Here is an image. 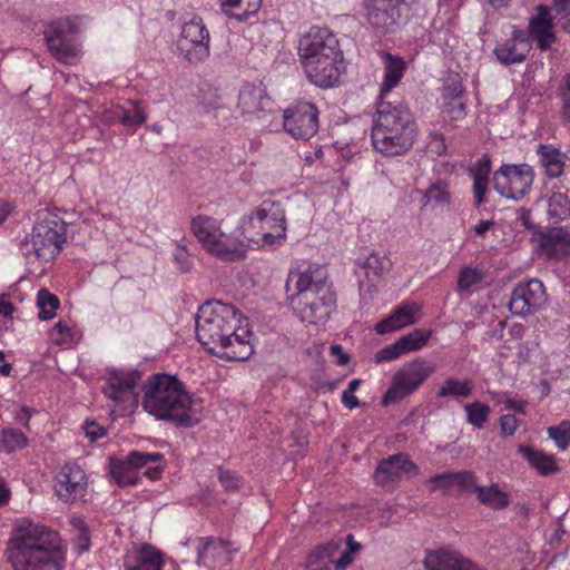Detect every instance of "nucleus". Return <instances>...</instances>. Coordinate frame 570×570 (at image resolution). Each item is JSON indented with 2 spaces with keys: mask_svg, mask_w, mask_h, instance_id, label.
Instances as JSON below:
<instances>
[{
  "mask_svg": "<svg viewBox=\"0 0 570 570\" xmlns=\"http://www.w3.org/2000/svg\"><path fill=\"white\" fill-rule=\"evenodd\" d=\"M538 155L540 163L546 168V173L549 177H559L563 171L564 166V154L560 149L550 145H539Z\"/></svg>",
  "mask_w": 570,
  "mask_h": 570,
  "instance_id": "29",
  "label": "nucleus"
},
{
  "mask_svg": "<svg viewBox=\"0 0 570 570\" xmlns=\"http://www.w3.org/2000/svg\"><path fill=\"white\" fill-rule=\"evenodd\" d=\"M351 563L352 556H350V552H343L335 562L332 561V570H344Z\"/></svg>",
  "mask_w": 570,
  "mask_h": 570,
  "instance_id": "62",
  "label": "nucleus"
},
{
  "mask_svg": "<svg viewBox=\"0 0 570 570\" xmlns=\"http://www.w3.org/2000/svg\"><path fill=\"white\" fill-rule=\"evenodd\" d=\"M87 491L85 471L78 465H63L55 476V492L65 503H73Z\"/></svg>",
  "mask_w": 570,
  "mask_h": 570,
  "instance_id": "19",
  "label": "nucleus"
},
{
  "mask_svg": "<svg viewBox=\"0 0 570 570\" xmlns=\"http://www.w3.org/2000/svg\"><path fill=\"white\" fill-rule=\"evenodd\" d=\"M539 244L548 257L564 259L570 257V230L552 227L539 234Z\"/></svg>",
  "mask_w": 570,
  "mask_h": 570,
  "instance_id": "23",
  "label": "nucleus"
},
{
  "mask_svg": "<svg viewBox=\"0 0 570 570\" xmlns=\"http://www.w3.org/2000/svg\"><path fill=\"white\" fill-rule=\"evenodd\" d=\"M530 50L531 41L528 31L513 26L511 37L498 45L493 55L502 66L509 67L524 62Z\"/></svg>",
  "mask_w": 570,
  "mask_h": 570,
  "instance_id": "20",
  "label": "nucleus"
},
{
  "mask_svg": "<svg viewBox=\"0 0 570 570\" xmlns=\"http://www.w3.org/2000/svg\"><path fill=\"white\" fill-rule=\"evenodd\" d=\"M174 262L180 273H188L191 269L193 263L190 255L187 252L186 246L181 243L177 245V248L174 253Z\"/></svg>",
  "mask_w": 570,
  "mask_h": 570,
  "instance_id": "50",
  "label": "nucleus"
},
{
  "mask_svg": "<svg viewBox=\"0 0 570 570\" xmlns=\"http://www.w3.org/2000/svg\"><path fill=\"white\" fill-rule=\"evenodd\" d=\"M519 425L518 419L513 414L502 415L500 419V428L503 435H513Z\"/></svg>",
  "mask_w": 570,
  "mask_h": 570,
  "instance_id": "55",
  "label": "nucleus"
},
{
  "mask_svg": "<svg viewBox=\"0 0 570 570\" xmlns=\"http://www.w3.org/2000/svg\"><path fill=\"white\" fill-rule=\"evenodd\" d=\"M466 421L476 429L484 428L489 420L490 406L488 404L475 401L464 405Z\"/></svg>",
  "mask_w": 570,
  "mask_h": 570,
  "instance_id": "41",
  "label": "nucleus"
},
{
  "mask_svg": "<svg viewBox=\"0 0 570 570\" xmlns=\"http://www.w3.org/2000/svg\"><path fill=\"white\" fill-rule=\"evenodd\" d=\"M417 126L407 106L380 100L373 118L371 138L376 151L386 157L401 156L414 144Z\"/></svg>",
  "mask_w": 570,
  "mask_h": 570,
  "instance_id": "4",
  "label": "nucleus"
},
{
  "mask_svg": "<svg viewBox=\"0 0 570 570\" xmlns=\"http://www.w3.org/2000/svg\"><path fill=\"white\" fill-rule=\"evenodd\" d=\"M423 206L429 203H434L435 205H446L450 203V194L446 190V184L438 180L435 184H432L425 191L422 193Z\"/></svg>",
  "mask_w": 570,
  "mask_h": 570,
  "instance_id": "43",
  "label": "nucleus"
},
{
  "mask_svg": "<svg viewBox=\"0 0 570 570\" xmlns=\"http://www.w3.org/2000/svg\"><path fill=\"white\" fill-rule=\"evenodd\" d=\"M142 390L141 406L156 419L179 428H191L198 423L193 409L194 401L175 376L154 374L148 377Z\"/></svg>",
  "mask_w": 570,
  "mask_h": 570,
  "instance_id": "3",
  "label": "nucleus"
},
{
  "mask_svg": "<svg viewBox=\"0 0 570 570\" xmlns=\"http://www.w3.org/2000/svg\"><path fill=\"white\" fill-rule=\"evenodd\" d=\"M67 224L49 209H40L30 239L21 244L26 256L33 254L38 259L50 261L62 249L67 240Z\"/></svg>",
  "mask_w": 570,
  "mask_h": 570,
  "instance_id": "7",
  "label": "nucleus"
},
{
  "mask_svg": "<svg viewBox=\"0 0 570 570\" xmlns=\"http://www.w3.org/2000/svg\"><path fill=\"white\" fill-rule=\"evenodd\" d=\"M404 61L400 57L385 53L384 56V79L381 86L380 100L399 85L404 72Z\"/></svg>",
  "mask_w": 570,
  "mask_h": 570,
  "instance_id": "26",
  "label": "nucleus"
},
{
  "mask_svg": "<svg viewBox=\"0 0 570 570\" xmlns=\"http://www.w3.org/2000/svg\"><path fill=\"white\" fill-rule=\"evenodd\" d=\"M564 86L561 88V97L563 102V117L570 121V73L564 76Z\"/></svg>",
  "mask_w": 570,
  "mask_h": 570,
  "instance_id": "58",
  "label": "nucleus"
},
{
  "mask_svg": "<svg viewBox=\"0 0 570 570\" xmlns=\"http://www.w3.org/2000/svg\"><path fill=\"white\" fill-rule=\"evenodd\" d=\"M473 391V382L471 380L460 381L455 377H448L443 385L439 389L436 396H452L456 400L466 399Z\"/></svg>",
  "mask_w": 570,
  "mask_h": 570,
  "instance_id": "32",
  "label": "nucleus"
},
{
  "mask_svg": "<svg viewBox=\"0 0 570 570\" xmlns=\"http://www.w3.org/2000/svg\"><path fill=\"white\" fill-rule=\"evenodd\" d=\"M490 171L491 160L488 156H483L470 168V176L472 178L481 177L483 179H489Z\"/></svg>",
  "mask_w": 570,
  "mask_h": 570,
  "instance_id": "51",
  "label": "nucleus"
},
{
  "mask_svg": "<svg viewBox=\"0 0 570 570\" xmlns=\"http://www.w3.org/2000/svg\"><path fill=\"white\" fill-rule=\"evenodd\" d=\"M117 119L126 127H138L145 122L147 116L138 101H129L128 107H119L115 111Z\"/></svg>",
  "mask_w": 570,
  "mask_h": 570,
  "instance_id": "36",
  "label": "nucleus"
},
{
  "mask_svg": "<svg viewBox=\"0 0 570 570\" xmlns=\"http://www.w3.org/2000/svg\"><path fill=\"white\" fill-rule=\"evenodd\" d=\"M416 304H402L386 318L379 322L375 330L379 334H386L406 325L415 323L414 314L419 312Z\"/></svg>",
  "mask_w": 570,
  "mask_h": 570,
  "instance_id": "24",
  "label": "nucleus"
},
{
  "mask_svg": "<svg viewBox=\"0 0 570 570\" xmlns=\"http://www.w3.org/2000/svg\"><path fill=\"white\" fill-rule=\"evenodd\" d=\"M552 3L558 16L570 14V0H552Z\"/></svg>",
  "mask_w": 570,
  "mask_h": 570,
  "instance_id": "63",
  "label": "nucleus"
},
{
  "mask_svg": "<svg viewBox=\"0 0 570 570\" xmlns=\"http://www.w3.org/2000/svg\"><path fill=\"white\" fill-rule=\"evenodd\" d=\"M161 554L148 546L140 550L134 564H126V570H161Z\"/></svg>",
  "mask_w": 570,
  "mask_h": 570,
  "instance_id": "34",
  "label": "nucleus"
},
{
  "mask_svg": "<svg viewBox=\"0 0 570 570\" xmlns=\"http://www.w3.org/2000/svg\"><path fill=\"white\" fill-rule=\"evenodd\" d=\"M285 219L273 227V230L263 232L259 236L258 247H271L274 248L279 246L286 237Z\"/></svg>",
  "mask_w": 570,
  "mask_h": 570,
  "instance_id": "45",
  "label": "nucleus"
},
{
  "mask_svg": "<svg viewBox=\"0 0 570 570\" xmlns=\"http://www.w3.org/2000/svg\"><path fill=\"white\" fill-rule=\"evenodd\" d=\"M454 570H481L474 562L470 559L465 558L463 554L461 556L459 563L455 566Z\"/></svg>",
  "mask_w": 570,
  "mask_h": 570,
  "instance_id": "64",
  "label": "nucleus"
},
{
  "mask_svg": "<svg viewBox=\"0 0 570 570\" xmlns=\"http://www.w3.org/2000/svg\"><path fill=\"white\" fill-rule=\"evenodd\" d=\"M547 295L543 283L537 278L519 283L509 302V309L519 316H525L539 311L546 303Z\"/></svg>",
  "mask_w": 570,
  "mask_h": 570,
  "instance_id": "15",
  "label": "nucleus"
},
{
  "mask_svg": "<svg viewBox=\"0 0 570 570\" xmlns=\"http://www.w3.org/2000/svg\"><path fill=\"white\" fill-rule=\"evenodd\" d=\"M474 492L478 500L494 510L503 509L509 505L508 494L499 489L497 484L490 487H475Z\"/></svg>",
  "mask_w": 570,
  "mask_h": 570,
  "instance_id": "31",
  "label": "nucleus"
},
{
  "mask_svg": "<svg viewBox=\"0 0 570 570\" xmlns=\"http://www.w3.org/2000/svg\"><path fill=\"white\" fill-rule=\"evenodd\" d=\"M397 0H363L367 22L381 33L393 32L401 24V6Z\"/></svg>",
  "mask_w": 570,
  "mask_h": 570,
  "instance_id": "14",
  "label": "nucleus"
},
{
  "mask_svg": "<svg viewBox=\"0 0 570 570\" xmlns=\"http://www.w3.org/2000/svg\"><path fill=\"white\" fill-rule=\"evenodd\" d=\"M199 108V112L203 114L213 111L214 118L216 119L218 126L227 127L232 125L234 118L233 111L229 107L220 104L218 97H215L209 102H202Z\"/></svg>",
  "mask_w": 570,
  "mask_h": 570,
  "instance_id": "38",
  "label": "nucleus"
},
{
  "mask_svg": "<svg viewBox=\"0 0 570 570\" xmlns=\"http://www.w3.org/2000/svg\"><path fill=\"white\" fill-rule=\"evenodd\" d=\"M209 32L200 18H193L181 28L179 48L190 61H200L208 57Z\"/></svg>",
  "mask_w": 570,
  "mask_h": 570,
  "instance_id": "18",
  "label": "nucleus"
},
{
  "mask_svg": "<svg viewBox=\"0 0 570 570\" xmlns=\"http://www.w3.org/2000/svg\"><path fill=\"white\" fill-rule=\"evenodd\" d=\"M362 267L365 269L366 277L372 281L371 276L379 278L385 272H387L390 268V263L385 258L380 257L377 254L372 253L363 262Z\"/></svg>",
  "mask_w": 570,
  "mask_h": 570,
  "instance_id": "46",
  "label": "nucleus"
},
{
  "mask_svg": "<svg viewBox=\"0 0 570 570\" xmlns=\"http://www.w3.org/2000/svg\"><path fill=\"white\" fill-rule=\"evenodd\" d=\"M240 313L219 301H208L195 315L196 337L213 355L227 361H245L254 353V333L240 326Z\"/></svg>",
  "mask_w": 570,
  "mask_h": 570,
  "instance_id": "1",
  "label": "nucleus"
},
{
  "mask_svg": "<svg viewBox=\"0 0 570 570\" xmlns=\"http://www.w3.org/2000/svg\"><path fill=\"white\" fill-rule=\"evenodd\" d=\"M448 107V112H450L454 119L462 118L465 115V105L461 99L451 100Z\"/></svg>",
  "mask_w": 570,
  "mask_h": 570,
  "instance_id": "59",
  "label": "nucleus"
},
{
  "mask_svg": "<svg viewBox=\"0 0 570 570\" xmlns=\"http://www.w3.org/2000/svg\"><path fill=\"white\" fill-rule=\"evenodd\" d=\"M7 559L13 570H60L65 553L58 532L23 518L8 541Z\"/></svg>",
  "mask_w": 570,
  "mask_h": 570,
  "instance_id": "2",
  "label": "nucleus"
},
{
  "mask_svg": "<svg viewBox=\"0 0 570 570\" xmlns=\"http://www.w3.org/2000/svg\"><path fill=\"white\" fill-rule=\"evenodd\" d=\"M78 27L70 19L53 21L45 30V38L51 55L63 63H70L77 55L76 35Z\"/></svg>",
  "mask_w": 570,
  "mask_h": 570,
  "instance_id": "12",
  "label": "nucleus"
},
{
  "mask_svg": "<svg viewBox=\"0 0 570 570\" xmlns=\"http://www.w3.org/2000/svg\"><path fill=\"white\" fill-rule=\"evenodd\" d=\"M60 305L59 298L47 288H40L37 294V306L39 307V318L42 321L51 320Z\"/></svg>",
  "mask_w": 570,
  "mask_h": 570,
  "instance_id": "39",
  "label": "nucleus"
},
{
  "mask_svg": "<svg viewBox=\"0 0 570 570\" xmlns=\"http://www.w3.org/2000/svg\"><path fill=\"white\" fill-rule=\"evenodd\" d=\"M223 11L238 21L247 20L262 6V0H219Z\"/></svg>",
  "mask_w": 570,
  "mask_h": 570,
  "instance_id": "30",
  "label": "nucleus"
},
{
  "mask_svg": "<svg viewBox=\"0 0 570 570\" xmlns=\"http://www.w3.org/2000/svg\"><path fill=\"white\" fill-rule=\"evenodd\" d=\"M548 215L550 218L564 220L570 216V200L562 193H553L548 200Z\"/></svg>",
  "mask_w": 570,
  "mask_h": 570,
  "instance_id": "40",
  "label": "nucleus"
},
{
  "mask_svg": "<svg viewBox=\"0 0 570 570\" xmlns=\"http://www.w3.org/2000/svg\"><path fill=\"white\" fill-rule=\"evenodd\" d=\"M548 434L560 450H567L570 445V421H562L558 425L548 428Z\"/></svg>",
  "mask_w": 570,
  "mask_h": 570,
  "instance_id": "48",
  "label": "nucleus"
},
{
  "mask_svg": "<svg viewBox=\"0 0 570 570\" xmlns=\"http://www.w3.org/2000/svg\"><path fill=\"white\" fill-rule=\"evenodd\" d=\"M403 354H404V352H403L402 347L400 346L399 342L396 341L395 343L381 348L375 354L374 358H375L376 363H383V362L396 360L400 356H402Z\"/></svg>",
  "mask_w": 570,
  "mask_h": 570,
  "instance_id": "49",
  "label": "nucleus"
},
{
  "mask_svg": "<svg viewBox=\"0 0 570 570\" xmlns=\"http://www.w3.org/2000/svg\"><path fill=\"white\" fill-rule=\"evenodd\" d=\"M473 179V194H474V205L476 207L481 206L485 202V193L488 191V183L489 179H483L481 177H475Z\"/></svg>",
  "mask_w": 570,
  "mask_h": 570,
  "instance_id": "53",
  "label": "nucleus"
},
{
  "mask_svg": "<svg viewBox=\"0 0 570 570\" xmlns=\"http://www.w3.org/2000/svg\"><path fill=\"white\" fill-rule=\"evenodd\" d=\"M484 274L482 271L472 267H463L459 274L458 289L469 292L472 286L482 282Z\"/></svg>",
  "mask_w": 570,
  "mask_h": 570,
  "instance_id": "47",
  "label": "nucleus"
},
{
  "mask_svg": "<svg viewBox=\"0 0 570 570\" xmlns=\"http://www.w3.org/2000/svg\"><path fill=\"white\" fill-rule=\"evenodd\" d=\"M283 126L295 139H309L318 129V112L309 102H298L284 110Z\"/></svg>",
  "mask_w": 570,
  "mask_h": 570,
  "instance_id": "13",
  "label": "nucleus"
},
{
  "mask_svg": "<svg viewBox=\"0 0 570 570\" xmlns=\"http://www.w3.org/2000/svg\"><path fill=\"white\" fill-rule=\"evenodd\" d=\"M85 434L90 441H97L106 434L105 428L95 421H86L83 424Z\"/></svg>",
  "mask_w": 570,
  "mask_h": 570,
  "instance_id": "56",
  "label": "nucleus"
},
{
  "mask_svg": "<svg viewBox=\"0 0 570 570\" xmlns=\"http://www.w3.org/2000/svg\"><path fill=\"white\" fill-rule=\"evenodd\" d=\"M218 479L222 485L227 490H237L240 487V479L235 472L219 468Z\"/></svg>",
  "mask_w": 570,
  "mask_h": 570,
  "instance_id": "52",
  "label": "nucleus"
},
{
  "mask_svg": "<svg viewBox=\"0 0 570 570\" xmlns=\"http://www.w3.org/2000/svg\"><path fill=\"white\" fill-rule=\"evenodd\" d=\"M298 55L308 80L331 88L340 79L342 60L336 36L326 28L312 27L299 40Z\"/></svg>",
  "mask_w": 570,
  "mask_h": 570,
  "instance_id": "5",
  "label": "nucleus"
},
{
  "mask_svg": "<svg viewBox=\"0 0 570 570\" xmlns=\"http://www.w3.org/2000/svg\"><path fill=\"white\" fill-rule=\"evenodd\" d=\"M331 354L337 358L340 365H346L350 362V355L344 352L343 347L338 344L331 345Z\"/></svg>",
  "mask_w": 570,
  "mask_h": 570,
  "instance_id": "60",
  "label": "nucleus"
},
{
  "mask_svg": "<svg viewBox=\"0 0 570 570\" xmlns=\"http://www.w3.org/2000/svg\"><path fill=\"white\" fill-rule=\"evenodd\" d=\"M417 466L404 454H394L382 460L374 473L375 483L381 487L394 484L403 475H416Z\"/></svg>",
  "mask_w": 570,
  "mask_h": 570,
  "instance_id": "21",
  "label": "nucleus"
},
{
  "mask_svg": "<svg viewBox=\"0 0 570 570\" xmlns=\"http://www.w3.org/2000/svg\"><path fill=\"white\" fill-rule=\"evenodd\" d=\"M227 560V546L226 542L220 539L207 538L203 546L198 548V564L212 567L217 561L225 562Z\"/></svg>",
  "mask_w": 570,
  "mask_h": 570,
  "instance_id": "27",
  "label": "nucleus"
},
{
  "mask_svg": "<svg viewBox=\"0 0 570 570\" xmlns=\"http://www.w3.org/2000/svg\"><path fill=\"white\" fill-rule=\"evenodd\" d=\"M461 556L458 551L444 548L431 550L426 552L423 564L426 570H454Z\"/></svg>",
  "mask_w": 570,
  "mask_h": 570,
  "instance_id": "28",
  "label": "nucleus"
},
{
  "mask_svg": "<svg viewBox=\"0 0 570 570\" xmlns=\"http://www.w3.org/2000/svg\"><path fill=\"white\" fill-rule=\"evenodd\" d=\"M284 219V217L269 215L265 208H258L254 214L242 217L238 226L239 235L243 237L242 240L258 245L262 233L273 230V227Z\"/></svg>",
  "mask_w": 570,
  "mask_h": 570,
  "instance_id": "22",
  "label": "nucleus"
},
{
  "mask_svg": "<svg viewBox=\"0 0 570 570\" xmlns=\"http://www.w3.org/2000/svg\"><path fill=\"white\" fill-rule=\"evenodd\" d=\"M472 478L473 474L470 472H444L433 475L429 483L432 484V491L436 489L448 490L453 485L465 487Z\"/></svg>",
  "mask_w": 570,
  "mask_h": 570,
  "instance_id": "33",
  "label": "nucleus"
},
{
  "mask_svg": "<svg viewBox=\"0 0 570 570\" xmlns=\"http://www.w3.org/2000/svg\"><path fill=\"white\" fill-rule=\"evenodd\" d=\"M295 281V293L292 302L296 303V311L303 322L316 324L328 318L336 306V296L327 284V269L325 266H309L301 273L291 272L286 283V291H291V283Z\"/></svg>",
  "mask_w": 570,
  "mask_h": 570,
  "instance_id": "6",
  "label": "nucleus"
},
{
  "mask_svg": "<svg viewBox=\"0 0 570 570\" xmlns=\"http://www.w3.org/2000/svg\"><path fill=\"white\" fill-rule=\"evenodd\" d=\"M533 169L528 164L502 165L494 173V189L503 197L519 200L530 190Z\"/></svg>",
  "mask_w": 570,
  "mask_h": 570,
  "instance_id": "11",
  "label": "nucleus"
},
{
  "mask_svg": "<svg viewBox=\"0 0 570 570\" xmlns=\"http://www.w3.org/2000/svg\"><path fill=\"white\" fill-rule=\"evenodd\" d=\"M273 105L263 85L245 83L239 89L236 107L247 120L265 118L272 112Z\"/></svg>",
  "mask_w": 570,
  "mask_h": 570,
  "instance_id": "16",
  "label": "nucleus"
},
{
  "mask_svg": "<svg viewBox=\"0 0 570 570\" xmlns=\"http://www.w3.org/2000/svg\"><path fill=\"white\" fill-rule=\"evenodd\" d=\"M530 35V39L537 41V47L541 51H548L551 49V46L557 42L558 37L553 31V23L547 26H538L533 23V27H529L527 30Z\"/></svg>",
  "mask_w": 570,
  "mask_h": 570,
  "instance_id": "37",
  "label": "nucleus"
},
{
  "mask_svg": "<svg viewBox=\"0 0 570 570\" xmlns=\"http://www.w3.org/2000/svg\"><path fill=\"white\" fill-rule=\"evenodd\" d=\"M191 230L203 247L212 255L227 262L244 257V242L222 230L220 222L205 215L191 220Z\"/></svg>",
  "mask_w": 570,
  "mask_h": 570,
  "instance_id": "8",
  "label": "nucleus"
},
{
  "mask_svg": "<svg viewBox=\"0 0 570 570\" xmlns=\"http://www.w3.org/2000/svg\"><path fill=\"white\" fill-rule=\"evenodd\" d=\"M335 547L333 544L318 546L312 550L306 560L307 570H332V553Z\"/></svg>",
  "mask_w": 570,
  "mask_h": 570,
  "instance_id": "35",
  "label": "nucleus"
},
{
  "mask_svg": "<svg viewBox=\"0 0 570 570\" xmlns=\"http://www.w3.org/2000/svg\"><path fill=\"white\" fill-rule=\"evenodd\" d=\"M518 452L529 462L531 468L537 470L540 475L547 476L556 473L559 468L553 455L546 454L542 451L534 450L531 446L520 444Z\"/></svg>",
  "mask_w": 570,
  "mask_h": 570,
  "instance_id": "25",
  "label": "nucleus"
},
{
  "mask_svg": "<svg viewBox=\"0 0 570 570\" xmlns=\"http://www.w3.org/2000/svg\"><path fill=\"white\" fill-rule=\"evenodd\" d=\"M1 444L6 452L11 453L23 449L27 445V438L20 430L3 429L1 432Z\"/></svg>",
  "mask_w": 570,
  "mask_h": 570,
  "instance_id": "44",
  "label": "nucleus"
},
{
  "mask_svg": "<svg viewBox=\"0 0 570 570\" xmlns=\"http://www.w3.org/2000/svg\"><path fill=\"white\" fill-rule=\"evenodd\" d=\"M164 468V455L157 452L131 451L124 459H109L110 474L121 488L137 484V471L140 469H146L144 475L148 479L158 480Z\"/></svg>",
  "mask_w": 570,
  "mask_h": 570,
  "instance_id": "9",
  "label": "nucleus"
},
{
  "mask_svg": "<svg viewBox=\"0 0 570 570\" xmlns=\"http://www.w3.org/2000/svg\"><path fill=\"white\" fill-rule=\"evenodd\" d=\"M434 372V366L422 357L405 363L392 376V382L382 397V405L397 403L414 393Z\"/></svg>",
  "mask_w": 570,
  "mask_h": 570,
  "instance_id": "10",
  "label": "nucleus"
},
{
  "mask_svg": "<svg viewBox=\"0 0 570 570\" xmlns=\"http://www.w3.org/2000/svg\"><path fill=\"white\" fill-rule=\"evenodd\" d=\"M430 331L416 328L407 335L397 340L404 354L422 348L430 338Z\"/></svg>",
  "mask_w": 570,
  "mask_h": 570,
  "instance_id": "42",
  "label": "nucleus"
},
{
  "mask_svg": "<svg viewBox=\"0 0 570 570\" xmlns=\"http://www.w3.org/2000/svg\"><path fill=\"white\" fill-rule=\"evenodd\" d=\"M56 334L58 336H56L55 340L58 344H67L72 338L70 327L61 322L57 323L52 330V335Z\"/></svg>",
  "mask_w": 570,
  "mask_h": 570,
  "instance_id": "57",
  "label": "nucleus"
},
{
  "mask_svg": "<svg viewBox=\"0 0 570 570\" xmlns=\"http://www.w3.org/2000/svg\"><path fill=\"white\" fill-rule=\"evenodd\" d=\"M446 95L451 98V100L461 99L463 95V86L460 81L453 82L451 86L445 88Z\"/></svg>",
  "mask_w": 570,
  "mask_h": 570,
  "instance_id": "61",
  "label": "nucleus"
},
{
  "mask_svg": "<svg viewBox=\"0 0 570 570\" xmlns=\"http://www.w3.org/2000/svg\"><path fill=\"white\" fill-rule=\"evenodd\" d=\"M550 8L544 4H539L537 7V14L530 18L529 20V27H533V23L538 26H547L552 24V18L550 14Z\"/></svg>",
  "mask_w": 570,
  "mask_h": 570,
  "instance_id": "54",
  "label": "nucleus"
},
{
  "mask_svg": "<svg viewBox=\"0 0 570 570\" xmlns=\"http://www.w3.org/2000/svg\"><path fill=\"white\" fill-rule=\"evenodd\" d=\"M140 374L137 371L125 373L119 370L109 372L106 384L102 386L105 396L118 405L122 406L126 411L128 406L137 404V395L134 392Z\"/></svg>",
  "mask_w": 570,
  "mask_h": 570,
  "instance_id": "17",
  "label": "nucleus"
}]
</instances>
